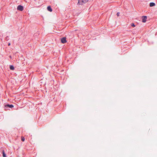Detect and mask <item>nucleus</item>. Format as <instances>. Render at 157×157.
Wrapping results in <instances>:
<instances>
[{
    "label": "nucleus",
    "mask_w": 157,
    "mask_h": 157,
    "mask_svg": "<svg viewBox=\"0 0 157 157\" xmlns=\"http://www.w3.org/2000/svg\"><path fill=\"white\" fill-rule=\"evenodd\" d=\"M78 2L77 3L78 5H82L86 3L88 0H78Z\"/></svg>",
    "instance_id": "nucleus-1"
},
{
    "label": "nucleus",
    "mask_w": 157,
    "mask_h": 157,
    "mask_svg": "<svg viewBox=\"0 0 157 157\" xmlns=\"http://www.w3.org/2000/svg\"><path fill=\"white\" fill-rule=\"evenodd\" d=\"M23 6L21 5L18 6L17 8V10L20 11H22V10H23Z\"/></svg>",
    "instance_id": "nucleus-2"
},
{
    "label": "nucleus",
    "mask_w": 157,
    "mask_h": 157,
    "mask_svg": "<svg viewBox=\"0 0 157 157\" xmlns=\"http://www.w3.org/2000/svg\"><path fill=\"white\" fill-rule=\"evenodd\" d=\"M147 17L146 16H143L142 17V22L143 23H145L146 22L147 19Z\"/></svg>",
    "instance_id": "nucleus-3"
},
{
    "label": "nucleus",
    "mask_w": 157,
    "mask_h": 157,
    "mask_svg": "<svg viewBox=\"0 0 157 157\" xmlns=\"http://www.w3.org/2000/svg\"><path fill=\"white\" fill-rule=\"evenodd\" d=\"M13 105L12 104H7L5 105V107L6 108H12L13 107Z\"/></svg>",
    "instance_id": "nucleus-4"
},
{
    "label": "nucleus",
    "mask_w": 157,
    "mask_h": 157,
    "mask_svg": "<svg viewBox=\"0 0 157 157\" xmlns=\"http://www.w3.org/2000/svg\"><path fill=\"white\" fill-rule=\"evenodd\" d=\"M67 42L66 38L63 37L61 39V42L63 43L64 44Z\"/></svg>",
    "instance_id": "nucleus-5"
},
{
    "label": "nucleus",
    "mask_w": 157,
    "mask_h": 157,
    "mask_svg": "<svg viewBox=\"0 0 157 157\" xmlns=\"http://www.w3.org/2000/svg\"><path fill=\"white\" fill-rule=\"evenodd\" d=\"M47 9L48 11L50 12H51L52 11V9L50 6H48L47 7Z\"/></svg>",
    "instance_id": "nucleus-6"
},
{
    "label": "nucleus",
    "mask_w": 157,
    "mask_h": 157,
    "mask_svg": "<svg viewBox=\"0 0 157 157\" xmlns=\"http://www.w3.org/2000/svg\"><path fill=\"white\" fill-rule=\"evenodd\" d=\"M2 156L3 157H6V154L5 152H4V151L3 150L2 151Z\"/></svg>",
    "instance_id": "nucleus-7"
},
{
    "label": "nucleus",
    "mask_w": 157,
    "mask_h": 157,
    "mask_svg": "<svg viewBox=\"0 0 157 157\" xmlns=\"http://www.w3.org/2000/svg\"><path fill=\"white\" fill-rule=\"evenodd\" d=\"M155 5V3L154 2H151L150 3V7H152L154 6Z\"/></svg>",
    "instance_id": "nucleus-8"
},
{
    "label": "nucleus",
    "mask_w": 157,
    "mask_h": 157,
    "mask_svg": "<svg viewBox=\"0 0 157 157\" xmlns=\"http://www.w3.org/2000/svg\"><path fill=\"white\" fill-rule=\"evenodd\" d=\"M10 70H14V67L13 65H10Z\"/></svg>",
    "instance_id": "nucleus-9"
},
{
    "label": "nucleus",
    "mask_w": 157,
    "mask_h": 157,
    "mask_svg": "<svg viewBox=\"0 0 157 157\" xmlns=\"http://www.w3.org/2000/svg\"><path fill=\"white\" fill-rule=\"evenodd\" d=\"M25 138L24 137L22 136L21 137V140L22 141L24 142L25 141Z\"/></svg>",
    "instance_id": "nucleus-10"
},
{
    "label": "nucleus",
    "mask_w": 157,
    "mask_h": 157,
    "mask_svg": "<svg viewBox=\"0 0 157 157\" xmlns=\"http://www.w3.org/2000/svg\"><path fill=\"white\" fill-rule=\"evenodd\" d=\"M131 25L132 27H135V25L133 23H132V24H131Z\"/></svg>",
    "instance_id": "nucleus-11"
},
{
    "label": "nucleus",
    "mask_w": 157,
    "mask_h": 157,
    "mask_svg": "<svg viewBox=\"0 0 157 157\" xmlns=\"http://www.w3.org/2000/svg\"><path fill=\"white\" fill-rule=\"evenodd\" d=\"M5 40H9V37L8 36H7L5 38Z\"/></svg>",
    "instance_id": "nucleus-12"
},
{
    "label": "nucleus",
    "mask_w": 157,
    "mask_h": 157,
    "mask_svg": "<svg viewBox=\"0 0 157 157\" xmlns=\"http://www.w3.org/2000/svg\"><path fill=\"white\" fill-rule=\"evenodd\" d=\"M120 13L119 12H118L117 13V16L118 17L120 15Z\"/></svg>",
    "instance_id": "nucleus-13"
},
{
    "label": "nucleus",
    "mask_w": 157,
    "mask_h": 157,
    "mask_svg": "<svg viewBox=\"0 0 157 157\" xmlns=\"http://www.w3.org/2000/svg\"><path fill=\"white\" fill-rule=\"evenodd\" d=\"M10 43H9L8 44V46H10Z\"/></svg>",
    "instance_id": "nucleus-14"
},
{
    "label": "nucleus",
    "mask_w": 157,
    "mask_h": 157,
    "mask_svg": "<svg viewBox=\"0 0 157 157\" xmlns=\"http://www.w3.org/2000/svg\"><path fill=\"white\" fill-rule=\"evenodd\" d=\"M10 58H11V56H10Z\"/></svg>",
    "instance_id": "nucleus-15"
}]
</instances>
